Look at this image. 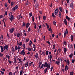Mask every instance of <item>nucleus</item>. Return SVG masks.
Here are the masks:
<instances>
[{
	"label": "nucleus",
	"instance_id": "1",
	"mask_svg": "<svg viewBox=\"0 0 75 75\" xmlns=\"http://www.w3.org/2000/svg\"><path fill=\"white\" fill-rule=\"evenodd\" d=\"M8 45H6L4 47L3 49L4 50H6V51H8Z\"/></svg>",
	"mask_w": 75,
	"mask_h": 75
},
{
	"label": "nucleus",
	"instance_id": "2",
	"mask_svg": "<svg viewBox=\"0 0 75 75\" xmlns=\"http://www.w3.org/2000/svg\"><path fill=\"white\" fill-rule=\"evenodd\" d=\"M20 54L21 55L23 54V55H24L25 54V52H24V50H23L21 52Z\"/></svg>",
	"mask_w": 75,
	"mask_h": 75
},
{
	"label": "nucleus",
	"instance_id": "3",
	"mask_svg": "<svg viewBox=\"0 0 75 75\" xmlns=\"http://www.w3.org/2000/svg\"><path fill=\"white\" fill-rule=\"evenodd\" d=\"M58 9L57 8L54 11L55 15H57L58 14Z\"/></svg>",
	"mask_w": 75,
	"mask_h": 75
},
{
	"label": "nucleus",
	"instance_id": "4",
	"mask_svg": "<svg viewBox=\"0 0 75 75\" xmlns=\"http://www.w3.org/2000/svg\"><path fill=\"white\" fill-rule=\"evenodd\" d=\"M59 9L60 11L62 12V13H63V11H64V9H63V8H62V7H59Z\"/></svg>",
	"mask_w": 75,
	"mask_h": 75
},
{
	"label": "nucleus",
	"instance_id": "5",
	"mask_svg": "<svg viewBox=\"0 0 75 75\" xmlns=\"http://www.w3.org/2000/svg\"><path fill=\"white\" fill-rule=\"evenodd\" d=\"M13 32H14V28H12L10 30V33H13Z\"/></svg>",
	"mask_w": 75,
	"mask_h": 75
},
{
	"label": "nucleus",
	"instance_id": "6",
	"mask_svg": "<svg viewBox=\"0 0 75 75\" xmlns=\"http://www.w3.org/2000/svg\"><path fill=\"white\" fill-rule=\"evenodd\" d=\"M70 7H71V8H74V3H71L70 5Z\"/></svg>",
	"mask_w": 75,
	"mask_h": 75
},
{
	"label": "nucleus",
	"instance_id": "7",
	"mask_svg": "<svg viewBox=\"0 0 75 75\" xmlns=\"http://www.w3.org/2000/svg\"><path fill=\"white\" fill-rule=\"evenodd\" d=\"M28 64H29V63L28 62H27L24 65L25 67H27L28 66Z\"/></svg>",
	"mask_w": 75,
	"mask_h": 75
},
{
	"label": "nucleus",
	"instance_id": "8",
	"mask_svg": "<svg viewBox=\"0 0 75 75\" xmlns=\"http://www.w3.org/2000/svg\"><path fill=\"white\" fill-rule=\"evenodd\" d=\"M64 22L65 25H67V21L66 19H65L64 20Z\"/></svg>",
	"mask_w": 75,
	"mask_h": 75
},
{
	"label": "nucleus",
	"instance_id": "9",
	"mask_svg": "<svg viewBox=\"0 0 75 75\" xmlns=\"http://www.w3.org/2000/svg\"><path fill=\"white\" fill-rule=\"evenodd\" d=\"M11 50L13 52V53H14L15 52V49H14V48H13V47H12L11 48Z\"/></svg>",
	"mask_w": 75,
	"mask_h": 75
},
{
	"label": "nucleus",
	"instance_id": "10",
	"mask_svg": "<svg viewBox=\"0 0 75 75\" xmlns=\"http://www.w3.org/2000/svg\"><path fill=\"white\" fill-rule=\"evenodd\" d=\"M74 38V37H73V35H71V40L72 41H73V39Z\"/></svg>",
	"mask_w": 75,
	"mask_h": 75
},
{
	"label": "nucleus",
	"instance_id": "11",
	"mask_svg": "<svg viewBox=\"0 0 75 75\" xmlns=\"http://www.w3.org/2000/svg\"><path fill=\"white\" fill-rule=\"evenodd\" d=\"M66 18L67 20H68V21H69L70 20V18L68 16H66Z\"/></svg>",
	"mask_w": 75,
	"mask_h": 75
},
{
	"label": "nucleus",
	"instance_id": "12",
	"mask_svg": "<svg viewBox=\"0 0 75 75\" xmlns=\"http://www.w3.org/2000/svg\"><path fill=\"white\" fill-rule=\"evenodd\" d=\"M18 19H20V18H22L21 15L20 14L19 16H18Z\"/></svg>",
	"mask_w": 75,
	"mask_h": 75
},
{
	"label": "nucleus",
	"instance_id": "13",
	"mask_svg": "<svg viewBox=\"0 0 75 75\" xmlns=\"http://www.w3.org/2000/svg\"><path fill=\"white\" fill-rule=\"evenodd\" d=\"M72 57H73V53H71L69 55V57H70V58H72Z\"/></svg>",
	"mask_w": 75,
	"mask_h": 75
},
{
	"label": "nucleus",
	"instance_id": "14",
	"mask_svg": "<svg viewBox=\"0 0 75 75\" xmlns=\"http://www.w3.org/2000/svg\"><path fill=\"white\" fill-rule=\"evenodd\" d=\"M38 53H36V55H35V57L36 59H37V58H38Z\"/></svg>",
	"mask_w": 75,
	"mask_h": 75
},
{
	"label": "nucleus",
	"instance_id": "15",
	"mask_svg": "<svg viewBox=\"0 0 75 75\" xmlns=\"http://www.w3.org/2000/svg\"><path fill=\"white\" fill-rule=\"evenodd\" d=\"M59 17L60 18H61V13L60 12H59Z\"/></svg>",
	"mask_w": 75,
	"mask_h": 75
},
{
	"label": "nucleus",
	"instance_id": "16",
	"mask_svg": "<svg viewBox=\"0 0 75 75\" xmlns=\"http://www.w3.org/2000/svg\"><path fill=\"white\" fill-rule=\"evenodd\" d=\"M44 74H46V72L47 71V68H46L44 70Z\"/></svg>",
	"mask_w": 75,
	"mask_h": 75
},
{
	"label": "nucleus",
	"instance_id": "17",
	"mask_svg": "<svg viewBox=\"0 0 75 75\" xmlns=\"http://www.w3.org/2000/svg\"><path fill=\"white\" fill-rule=\"evenodd\" d=\"M50 62H51V59H52V55H50Z\"/></svg>",
	"mask_w": 75,
	"mask_h": 75
},
{
	"label": "nucleus",
	"instance_id": "18",
	"mask_svg": "<svg viewBox=\"0 0 75 75\" xmlns=\"http://www.w3.org/2000/svg\"><path fill=\"white\" fill-rule=\"evenodd\" d=\"M67 35V33H66V31H64V37H66V35Z\"/></svg>",
	"mask_w": 75,
	"mask_h": 75
},
{
	"label": "nucleus",
	"instance_id": "19",
	"mask_svg": "<svg viewBox=\"0 0 75 75\" xmlns=\"http://www.w3.org/2000/svg\"><path fill=\"white\" fill-rule=\"evenodd\" d=\"M22 47L23 48H24V49H25V44H23Z\"/></svg>",
	"mask_w": 75,
	"mask_h": 75
},
{
	"label": "nucleus",
	"instance_id": "20",
	"mask_svg": "<svg viewBox=\"0 0 75 75\" xmlns=\"http://www.w3.org/2000/svg\"><path fill=\"white\" fill-rule=\"evenodd\" d=\"M14 63L15 64H16V58H14Z\"/></svg>",
	"mask_w": 75,
	"mask_h": 75
},
{
	"label": "nucleus",
	"instance_id": "21",
	"mask_svg": "<svg viewBox=\"0 0 75 75\" xmlns=\"http://www.w3.org/2000/svg\"><path fill=\"white\" fill-rule=\"evenodd\" d=\"M15 9H16V8H15V7H13L12 8V10H13V11H14V12L15 11Z\"/></svg>",
	"mask_w": 75,
	"mask_h": 75
},
{
	"label": "nucleus",
	"instance_id": "22",
	"mask_svg": "<svg viewBox=\"0 0 75 75\" xmlns=\"http://www.w3.org/2000/svg\"><path fill=\"white\" fill-rule=\"evenodd\" d=\"M28 41H29V38H27L26 39V42H28Z\"/></svg>",
	"mask_w": 75,
	"mask_h": 75
},
{
	"label": "nucleus",
	"instance_id": "23",
	"mask_svg": "<svg viewBox=\"0 0 75 75\" xmlns=\"http://www.w3.org/2000/svg\"><path fill=\"white\" fill-rule=\"evenodd\" d=\"M45 24L47 26V29H48L49 28V25H48V24H47V23H45Z\"/></svg>",
	"mask_w": 75,
	"mask_h": 75
},
{
	"label": "nucleus",
	"instance_id": "24",
	"mask_svg": "<svg viewBox=\"0 0 75 75\" xmlns=\"http://www.w3.org/2000/svg\"><path fill=\"white\" fill-rule=\"evenodd\" d=\"M20 33H18L17 34V35H16L17 37H20Z\"/></svg>",
	"mask_w": 75,
	"mask_h": 75
},
{
	"label": "nucleus",
	"instance_id": "25",
	"mask_svg": "<svg viewBox=\"0 0 75 75\" xmlns=\"http://www.w3.org/2000/svg\"><path fill=\"white\" fill-rule=\"evenodd\" d=\"M22 44H23V42H20V43H18V45H20V46H21V45H22Z\"/></svg>",
	"mask_w": 75,
	"mask_h": 75
},
{
	"label": "nucleus",
	"instance_id": "26",
	"mask_svg": "<svg viewBox=\"0 0 75 75\" xmlns=\"http://www.w3.org/2000/svg\"><path fill=\"white\" fill-rule=\"evenodd\" d=\"M64 51L65 53L67 52V48H64Z\"/></svg>",
	"mask_w": 75,
	"mask_h": 75
},
{
	"label": "nucleus",
	"instance_id": "27",
	"mask_svg": "<svg viewBox=\"0 0 75 75\" xmlns=\"http://www.w3.org/2000/svg\"><path fill=\"white\" fill-rule=\"evenodd\" d=\"M47 67V62H45L44 64V67Z\"/></svg>",
	"mask_w": 75,
	"mask_h": 75
},
{
	"label": "nucleus",
	"instance_id": "28",
	"mask_svg": "<svg viewBox=\"0 0 75 75\" xmlns=\"http://www.w3.org/2000/svg\"><path fill=\"white\" fill-rule=\"evenodd\" d=\"M52 16L53 17H54V18H55V16H56L54 15V13H52Z\"/></svg>",
	"mask_w": 75,
	"mask_h": 75
},
{
	"label": "nucleus",
	"instance_id": "29",
	"mask_svg": "<svg viewBox=\"0 0 75 75\" xmlns=\"http://www.w3.org/2000/svg\"><path fill=\"white\" fill-rule=\"evenodd\" d=\"M25 23L24 22H23V24L22 25V27H25Z\"/></svg>",
	"mask_w": 75,
	"mask_h": 75
},
{
	"label": "nucleus",
	"instance_id": "30",
	"mask_svg": "<svg viewBox=\"0 0 75 75\" xmlns=\"http://www.w3.org/2000/svg\"><path fill=\"white\" fill-rule=\"evenodd\" d=\"M67 65H69V64H70V63L69 62V61L68 60H67Z\"/></svg>",
	"mask_w": 75,
	"mask_h": 75
},
{
	"label": "nucleus",
	"instance_id": "31",
	"mask_svg": "<svg viewBox=\"0 0 75 75\" xmlns=\"http://www.w3.org/2000/svg\"><path fill=\"white\" fill-rule=\"evenodd\" d=\"M41 66H42L40 67V69H41L42 68H43V67H44V64H42L41 65Z\"/></svg>",
	"mask_w": 75,
	"mask_h": 75
},
{
	"label": "nucleus",
	"instance_id": "32",
	"mask_svg": "<svg viewBox=\"0 0 75 75\" xmlns=\"http://www.w3.org/2000/svg\"><path fill=\"white\" fill-rule=\"evenodd\" d=\"M13 5H14V3L12 1L11 4V6L12 7V6H13Z\"/></svg>",
	"mask_w": 75,
	"mask_h": 75
},
{
	"label": "nucleus",
	"instance_id": "33",
	"mask_svg": "<svg viewBox=\"0 0 75 75\" xmlns=\"http://www.w3.org/2000/svg\"><path fill=\"white\" fill-rule=\"evenodd\" d=\"M74 74V71H72L70 72V75H73Z\"/></svg>",
	"mask_w": 75,
	"mask_h": 75
},
{
	"label": "nucleus",
	"instance_id": "34",
	"mask_svg": "<svg viewBox=\"0 0 75 75\" xmlns=\"http://www.w3.org/2000/svg\"><path fill=\"white\" fill-rule=\"evenodd\" d=\"M50 65H49L46 68H47V69H50Z\"/></svg>",
	"mask_w": 75,
	"mask_h": 75
},
{
	"label": "nucleus",
	"instance_id": "35",
	"mask_svg": "<svg viewBox=\"0 0 75 75\" xmlns=\"http://www.w3.org/2000/svg\"><path fill=\"white\" fill-rule=\"evenodd\" d=\"M35 44H33V48H36V47H35Z\"/></svg>",
	"mask_w": 75,
	"mask_h": 75
},
{
	"label": "nucleus",
	"instance_id": "36",
	"mask_svg": "<svg viewBox=\"0 0 75 75\" xmlns=\"http://www.w3.org/2000/svg\"><path fill=\"white\" fill-rule=\"evenodd\" d=\"M53 23L54 25H56V22H55V21H53Z\"/></svg>",
	"mask_w": 75,
	"mask_h": 75
},
{
	"label": "nucleus",
	"instance_id": "37",
	"mask_svg": "<svg viewBox=\"0 0 75 75\" xmlns=\"http://www.w3.org/2000/svg\"><path fill=\"white\" fill-rule=\"evenodd\" d=\"M43 18L44 20V21L46 19V16H44L43 17Z\"/></svg>",
	"mask_w": 75,
	"mask_h": 75
},
{
	"label": "nucleus",
	"instance_id": "38",
	"mask_svg": "<svg viewBox=\"0 0 75 75\" xmlns=\"http://www.w3.org/2000/svg\"><path fill=\"white\" fill-rule=\"evenodd\" d=\"M28 51H31V48L30 47L28 48Z\"/></svg>",
	"mask_w": 75,
	"mask_h": 75
},
{
	"label": "nucleus",
	"instance_id": "39",
	"mask_svg": "<svg viewBox=\"0 0 75 75\" xmlns=\"http://www.w3.org/2000/svg\"><path fill=\"white\" fill-rule=\"evenodd\" d=\"M41 64H42V62H40L39 63V68H40V66Z\"/></svg>",
	"mask_w": 75,
	"mask_h": 75
},
{
	"label": "nucleus",
	"instance_id": "40",
	"mask_svg": "<svg viewBox=\"0 0 75 75\" xmlns=\"http://www.w3.org/2000/svg\"><path fill=\"white\" fill-rule=\"evenodd\" d=\"M72 48V45L71 44L69 46V48L71 49V48Z\"/></svg>",
	"mask_w": 75,
	"mask_h": 75
},
{
	"label": "nucleus",
	"instance_id": "41",
	"mask_svg": "<svg viewBox=\"0 0 75 75\" xmlns=\"http://www.w3.org/2000/svg\"><path fill=\"white\" fill-rule=\"evenodd\" d=\"M8 62L10 64H11V62H11V61H10V60L9 59L8 60Z\"/></svg>",
	"mask_w": 75,
	"mask_h": 75
},
{
	"label": "nucleus",
	"instance_id": "42",
	"mask_svg": "<svg viewBox=\"0 0 75 75\" xmlns=\"http://www.w3.org/2000/svg\"><path fill=\"white\" fill-rule=\"evenodd\" d=\"M46 42L48 43L49 45H51V43L49 41H47Z\"/></svg>",
	"mask_w": 75,
	"mask_h": 75
},
{
	"label": "nucleus",
	"instance_id": "43",
	"mask_svg": "<svg viewBox=\"0 0 75 75\" xmlns=\"http://www.w3.org/2000/svg\"><path fill=\"white\" fill-rule=\"evenodd\" d=\"M48 51H47L46 52V55H48Z\"/></svg>",
	"mask_w": 75,
	"mask_h": 75
},
{
	"label": "nucleus",
	"instance_id": "44",
	"mask_svg": "<svg viewBox=\"0 0 75 75\" xmlns=\"http://www.w3.org/2000/svg\"><path fill=\"white\" fill-rule=\"evenodd\" d=\"M3 56V54L2 53H0V57H2Z\"/></svg>",
	"mask_w": 75,
	"mask_h": 75
},
{
	"label": "nucleus",
	"instance_id": "45",
	"mask_svg": "<svg viewBox=\"0 0 75 75\" xmlns=\"http://www.w3.org/2000/svg\"><path fill=\"white\" fill-rule=\"evenodd\" d=\"M0 38L1 39V40H3V35H1V36Z\"/></svg>",
	"mask_w": 75,
	"mask_h": 75
},
{
	"label": "nucleus",
	"instance_id": "46",
	"mask_svg": "<svg viewBox=\"0 0 75 75\" xmlns=\"http://www.w3.org/2000/svg\"><path fill=\"white\" fill-rule=\"evenodd\" d=\"M0 72L1 74V75H4V72H3V71H1Z\"/></svg>",
	"mask_w": 75,
	"mask_h": 75
},
{
	"label": "nucleus",
	"instance_id": "47",
	"mask_svg": "<svg viewBox=\"0 0 75 75\" xmlns=\"http://www.w3.org/2000/svg\"><path fill=\"white\" fill-rule=\"evenodd\" d=\"M19 67V65H18V66H17L16 68V69H17L18 70V67Z\"/></svg>",
	"mask_w": 75,
	"mask_h": 75
},
{
	"label": "nucleus",
	"instance_id": "48",
	"mask_svg": "<svg viewBox=\"0 0 75 75\" xmlns=\"http://www.w3.org/2000/svg\"><path fill=\"white\" fill-rule=\"evenodd\" d=\"M7 3H6L5 4V7H7Z\"/></svg>",
	"mask_w": 75,
	"mask_h": 75
},
{
	"label": "nucleus",
	"instance_id": "49",
	"mask_svg": "<svg viewBox=\"0 0 75 75\" xmlns=\"http://www.w3.org/2000/svg\"><path fill=\"white\" fill-rule=\"evenodd\" d=\"M31 31V29H30V26L29 27V28L28 29V31L30 32Z\"/></svg>",
	"mask_w": 75,
	"mask_h": 75
},
{
	"label": "nucleus",
	"instance_id": "50",
	"mask_svg": "<svg viewBox=\"0 0 75 75\" xmlns=\"http://www.w3.org/2000/svg\"><path fill=\"white\" fill-rule=\"evenodd\" d=\"M29 3V2H28V0L26 3V4L27 6H28Z\"/></svg>",
	"mask_w": 75,
	"mask_h": 75
},
{
	"label": "nucleus",
	"instance_id": "51",
	"mask_svg": "<svg viewBox=\"0 0 75 75\" xmlns=\"http://www.w3.org/2000/svg\"><path fill=\"white\" fill-rule=\"evenodd\" d=\"M11 18H12L13 19H14V17H13V15H11Z\"/></svg>",
	"mask_w": 75,
	"mask_h": 75
},
{
	"label": "nucleus",
	"instance_id": "52",
	"mask_svg": "<svg viewBox=\"0 0 75 75\" xmlns=\"http://www.w3.org/2000/svg\"><path fill=\"white\" fill-rule=\"evenodd\" d=\"M17 49H18L17 46H15V50H17Z\"/></svg>",
	"mask_w": 75,
	"mask_h": 75
},
{
	"label": "nucleus",
	"instance_id": "53",
	"mask_svg": "<svg viewBox=\"0 0 75 75\" xmlns=\"http://www.w3.org/2000/svg\"><path fill=\"white\" fill-rule=\"evenodd\" d=\"M53 69V67H51L50 68V69H51V71H52Z\"/></svg>",
	"mask_w": 75,
	"mask_h": 75
},
{
	"label": "nucleus",
	"instance_id": "54",
	"mask_svg": "<svg viewBox=\"0 0 75 75\" xmlns=\"http://www.w3.org/2000/svg\"><path fill=\"white\" fill-rule=\"evenodd\" d=\"M22 68H21L22 71H23V69H24V64H23L22 66Z\"/></svg>",
	"mask_w": 75,
	"mask_h": 75
},
{
	"label": "nucleus",
	"instance_id": "55",
	"mask_svg": "<svg viewBox=\"0 0 75 75\" xmlns=\"http://www.w3.org/2000/svg\"><path fill=\"white\" fill-rule=\"evenodd\" d=\"M18 50H20V49H21V47H20V46H18Z\"/></svg>",
	"mask_w": 75,
	"mask_h": 75
},
{
	"label": "nucleus",
	"instance_id": "56",
	"mask_svg": "<svg viewBox=\"0 0 75 75\" xmlns=\"http://www.w3.org/2000/svg\"><path fill=\"white\" fill-rule=\"evenodd\" d=\"M32 15H33V13H29V15L30 16V17L31 16H32Z\"/></svg>",
	"mask_w": 75,
	"mask_h": 75
},
{
	"label": "nucleus",
	"instance_id": "57",
	"mask_svg": "<svg viewBox=\"0 0 75 75\" xmlns=\"http://www.w3.org/2000/svg\"><path fill=\"white\" fill-rule=\"evenodd\" d=\"M63 44L64 45H66V44H67V42L64 41L63 42Z\"/></svg>",
	"mask_w": 75,
	"mask_h": 75
},
{
	"label": "nucleus",
	"instance_id": "58",
	"mask_svg": "<svg viewBox=\"0 0 75 75\" xmlns=\"http://www.w3.org/2000/svg\"><path fill=\"white\" fill-rule=\"evenodd\" d=\"M60 61L59 60V59H58L57 60V62H58V63L59 64V63H60Z\"/></svg>",
	"mask_w": 75,
	"mask_h": 75
},
{
	"label": "nucleus",
	"instance_id": "59",
	"mask_svg": "<svg viewBox=\"0 0 75 75\" xmlns=\"http://www.w3.org/2000/svg\"><path fill=\"white\" fill-rule=\"evenodd\" d=\"M32 21H33L34 20V16H33L32 17Z\"/></svg>",
	"mask_w": 75,
	"mask_h": 75
},
{
	"label": "nucleus",
	"instance_id": "60",
	"mask_svg": "<svg viewBox=\"0 0 75 75\" xmlns=\"http://www.w3.org/2000/svg\"><path fill=\"white\" fill-rule=\"evenodd\" d=\"M9 20H11V21H13V20H14V19H12V18H9Z\"/></svg>",
	"mask_w": 75,
	"mask_h": 75
},
{
	"label": "nucleus",
	"instance_id": "61",
	"mask_svg": "<svg viewBox=\"0 0 75 75\" xmlns=\"http://www.w3.org/2000/svg\"><path fill=\"white\" fill-rule=\"evenodd\" d=\"M1 18H3V15H0V19Z\"/></svg>",
	"mask_w": 75,
	"mask_h": 75
},
{
	"label": "nucleus",
	"instance_id": "62",
	"mask_svg": "<svg viewBox=\"0 0 75 75\" xmlns=\"http://www.w3.org/2000/svg\"><path fill=\"white\" fill-rule=\"evenodd\" d=\"M1 52H4V50H3V49H1Z\"/></svg>",
	"mask_w": 75,
	"mask_h": 75
},
{
	"label": "nucleus",
	"instance_id": "63",
	"mask_svg": "<svg viewBox=\"0 0 75 75\" xmlns=\"http://www.w3.org/2000/svg\"><path fill=\"white\" fill-rule=\"evenodd\" d=\"M1 70L2 71H3L4 72V71H5V69H1Z\"/></svg>",
	"mask_w": 75,
	"mask_h": 75
},
{
	"label": "nucleus",
	"instance_id": "64",
	"mask_svg": "<svg viewBox=\"0 0 75 75\" xmlns=\"http://www.w3.org/2000/svg\"><path fill=\"white\" fill-rule=\"evenodd\" d=\"M9 75H12V72H10L9 73Z\"/></svg>",
	"mask_w": 75,
	"mask_h": 75
}]
</instances>
